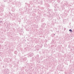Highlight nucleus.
I'll return each instance as SVG.
<instances>
[{
    "instance_id": "1",
    "label": "nucleus",
    "mask_w": 74,
    "mask_h": 74,
    "mask_svg": "<svg viewBox=\"0 0 74 74\" xmlns=\"http://www.w3.org/2000/svg\"><path fill=\"white\" fill-rule=\"evenodd\" d=\"M69 31L70 32H71V33H72V32H73L72 31V30H71V29H69Z\"/></svg>"
}]
</instances>
